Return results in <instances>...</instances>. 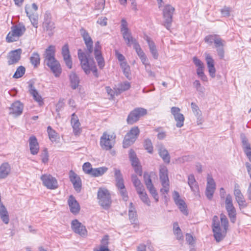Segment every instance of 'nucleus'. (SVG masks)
Here are the masks:
<instances>
[{
    "label": "nucleus",
    "instance_id": "f03ea898",
    "mask_svg": "<svg viewBox=\"0 0 251 251\" xmlns=\"http://www.w3.org/2000/svg\"><path fill=\"white\" fill-rule=\"evenodd\" d=\"M91 54L88 52L86 53L82 52L80 49L78 50V57L80 62L81 68L87 75L91 73V70L94 68L95 65L94 59L90 57Z\"/></svg>",
    "mask_w": 251,
    "mask_h": 251
},
{
    "label": "nucleus",
    "instance_id": "473e14b6",
    "mask_svg": "<svg viewBox=\"0 0 251 251\" xmlns=\"http://www.w3.org/2000/svg\"><path fill=\"white\" fill-rule=\"evenodd\" d=\"M29 91L30 94L33 96L34 100L39 102L40 105L43 103L41 96L38 94L37 91L32 83L29 85Z\"/></svg>",
    "mask_w": 251,
    "mask_h": 251
},
{
    "label": "nucleus",
    "instance_id": "c03bdc74",
    "mask_svg": "<svg viewBox=\"0 0 251 251\" xmlns=\"http://www.w3.org/2000/svg\"><path fill=\"white\" fill-rule=\"evenodd\" d=\"M176 204L178 207L179 210L185 215L188 214V212L186 209V203L181 199L175 202Z\"/></svg>",
    "mask_w": 251,
    "mask_h": 251
},
{
    "label": "nucleus",
    "instance_id": "13d9d810",
    "mask_svg": "<svg viewBox=\"0 0 251 251\" xmlns=\"http://www.w3.org/2000/svg\"><path fill=\"white\" fill-rule=\"evenodd\" d=\"M133 48L136 50V52L139 58L145 55V53L142 50L138 43H136L135 45L133 46Z\"/></svg>",
    "mask_w": 251,
    "mask_h": 251
},
{
    "label": "nucleus",
    "instance_id": "69168bd1",
    "mask_svg": "<svg viewBox=\"0 0 251 251\" xmlns=\"http://www.w3.org/2000/svg\"><path fill=\"white\" fill-rule=\"evenodd\" d=\"M155 131L158 132L157 138L159 140H163L166 137V133L164 131L161 129V128H157Z\"/></svg>",
    "mask_w": 251,
    "mask_h": 251
},
{
    "label": "nucleus",
    "instance_id": "4c0bfd02",
    "mask_svg": "<svg viewBox=\"0 0 251 251\" xmlns=\"http://www.w3.org/2000/svg\"><path fill=\"white\" fill-rule=\"evenodd\" d=\"M25 12L26 13L27 16L30 19V21L32 25L35 27L37 28L38 27V16L36 14H31L28 10L27 7L25 6Z\"/></svg>",
    "mask_w": 251,
    "mask_h": 251
},
{
    "label": "nucleus",
    "instance_id": "338daca9",
    "mask_svg": "<svg viewBox=\"0 0 251 251\" xmlns=\"http://www.w3.org/2000/svg\"><path fill=\"white\" fill-rule=\"evenodd\" d=\"M217 36V35L207 36L205 37L204 41L206 43L212 44L213 42H214Z\"/></svg>",
    "mask_w": 251,
    "mask_h": 251
},
{
    "label": "nucleus",
    "instance_id": "bb28decb",
    "mask_svg": "<svg viewBox=\"0 0 251 251\" xmlns=\"http://www.w3.org/2000/svg\"><path fill=\"white\" fill-rule=\"evenodd\" d=\"M71 124L73 128V132L74 134L75 135L79 134L81 132V129L80 127V123L78 117L76 115L75 113L72 114L71 116Z\"/></svg>",
    "mask_w": 251,
    "mask_h": 251
},
{
    "label": "nucleus",
    "instance_id": "0eeeda50",
    "mask_svg": "<svg viewBox=\"0 0 251 251\" xmlns=\"http://www.w3.org/2000/svg\"><path fill=\"white\" fill-rule=\"evenodd\" d=\"M140 133V130L137 126L132 127L126 135L123 141V147L127 148L132 145Z\"/></svg>",
    "mask_w": 251,
    "mask_h": 251
},
{
    "label": "nucleus",
    "instance_id": "20e7f679",
    "mask_svg": "<svg viewBox=\"0 0 251 251\" xmlns=\"http://www.w3.org/2000/svg\"><path fill=\"white\" fill-rule=\"evenodd\" d=\"M42 28L43 31L46 32L49 36L51 37L53 35L55 28V23L52 20L50 12L48 11L44 15Z\"/></svg>",
    "mask_w": 251,
    "mask_h": 251
},
{
    "label": "nucleus",
    "instance_id": "5fc2aeb1",
    "mask_svg": "<svg viewBox=\"0 0 251 251\" xmlns=\"http://www.w3.org/2000/svg\"><path fill=\"white\" fill-rule=\"evenodd\" d=\"M144 146L145 149L147 150L149 153H151L152 152L153 147L151 140L149 139H146L144 141Z\"/></svg>",
    "mask_w": 251,
    "mask_h": 251
},
{
    "label": "nucleus",
    "instance_id": "6e6d98bb",
    "mask_svg": "<svg viewBox=\"0 0 251 251\" xmlns=\"http://www.w3.org/2000/svg\"><path fill=\"white\" fill-rule=\"evenodd\" d=\"M83 171L87 174L91 175L92 172L93 168L92 167V165L89 162H86L84 163L82 166Z\"/></svg>",
    "mask_w": 251,
    "mask_h": 251
},
{
    "label": "nucleus",
    "instance_id": "2f4dec72",
    "mask_svg": "<svg viewBox=\"0 0 251 251\" xmlns=\"http://www.w3.org/2000/svg\"><path fill=\"white\" fill-rule=\"evenodd\" d=\"M188 184L192 192L196 194L199 191V186L193 175H190L188 177Z\"/></svg>",
    "mask_w": 251,
    "mask_h": 251
},
{
    "label": "nucleus",
    "instance_id": "3c124183",
    "mask_svg": "<svg viewBox=\"0 0 251 251\" xmlns=\"http://www.w3.org/2000/svg\"><path fill=\"white\" fill-rule=\"evenodd\" d=\"M47 131L50 139L51 141H55L57 138V133L56 131L52 129L50 126L48 127Z\"/></svg>",
    "mask_w": 251,
    "mask_h": 251
},
{
    "label": "nucleus",
    "instance_id": "bf43d9fd",
    "mask_svg": "<svg viewBox=\"0 0 251 251\" xmlns=\"http://www.w3.org/2000/svg\"><path fill=\"white\" fill-rule=\"evenodd\" d=\"M191 106L193 112L196 116L200 115L201 114V111L200 110L199 107L195 103L192 102Z\"/></svg>",
    "mask_w": 251,
    "mask_h": 251
},
{
    "label": "nucleus",
    "instance_id": "052dcab7",
    "mask_svg": "<svg viewBox=\"0 0 251 251\" xmlns=\"http://www.w3.org/2000/svg\"><path fill=\"white\" fill-rule=\"evenodd\" d=\"M214 43L216 48L218 49L219 48L223 47L225 43V42L221 38H220L218 36H217L214 41Z\"/></svg>",
    "mask_w": 251,
    "mask_h": 251
},
{
    "label": "nucleus",
    "instance_id": "f8f14e48",
    "mask_svg": "<svg viewBox=\"0 0 251 251\" xmlns=\"http://www.w3.org/2000/svg\"><path fill=\"white\" fill-rule=\"evenodd\" d=\"M147 114V110L143 108L139 107L134 109L128 115L127 118V122L128 124L132 125L139 119L141 116Z\"/></svg>",
    "mask_w": 251,
    "mask_h": 251
},
{
    "label": "nucleus",
    "instance_id": "8fccbe9b",
    "mask_svg": "<svg viewBox=\"0 0 251 251\" xmlns=\"http://www.w3.org/2000/svg\"><path fill=\"white\" fill-rule=\"evenodd\" d=\"M220 220L221 222V225L224 227L225 232H226L228 227V219L225 214H221L220 215Z\"/></svg>",
    "mask_w": 251,
    "mask_h": 251
},
{
    "label": "nucleus",
    "instance_id": "b1692460",
    "mask_svg": "<svg viewBox=\"0 0 251 251\" xmlns=\"http://www.w3.org/2000/svg\"><path fill=\"white\" fill-rule=\"evenodd\" d=\"M204 55L205 56V59L208 69L209 75L211 77L214 78L215 76L216 72V70L214 67V60L211 55L208 53H205Z\"/></svg>",
    "mask_w": 251,
    "mask_h": 251
},
{
    "label": "nucleus",
    "instance_id": "58836bf2",
    "mask_svg": "<svg viewBox=\"0 0 251 251\" xmlns=\"http://www.w3.org/2000/svg\"><path fill=\"white\" fill-rule=\"evenodd\" d=\"M70 80L71 87L73 89H75L78 86L79 79L78 76L74 72H72L70 75Z\"/></svg>",
    "mask_w": 251,
    "mask_h": 251
},
{
    "label": "nucleus",
    "instance_id": "f704fd0d",
    "mask_svg": "<svg viewBox=\"0 0 251 251\" xmlns=\"http://www.w3.org/2000/svg\"><path fill=\"white\" fill-rule=\"evenodd\" d=\"M146 41L148 42L150 50L152 57L154 59H157L158 57V53L154 42L148 37H147Z\"/></svg>",
    "mask_w": 251,
    "mask_h": 251
},
{
    "label": "nucleus",
    "instance_id": "aec40b11",
    "mask_svg": "<svg viewBox=\"0 0 251 251\" xmlns=\"http://www.w3.org/2000/svg\"><path fill=\"white\" fill-rule=\"evenodd\" d=\"M69 178L73 184L75 190L80 192L81 188V180L80 177L72 170L70 171Z\"/></svg>",
    "mask_w": 251,
    "mask_h": 251
},
{
    "label": "nucleus",
    "instance_id": "7c9ffc66",
    "mask_svg": "<svg viewBox=\"0 0 251 251\" xmlns=\"http://www.w3.org/2000/svg\"><path fill=\"white\" fill-rule=\"evenodd\" d=\"M122 33L125 42L128 46L130 47L132 45L134 46L138 43L137 40L133 38L129 30H126Z\"/></svg>",
    "mask_w": 251,
    "mask_h": 251
},
{
    "label": "nucleus",
    "instance_id": "0e129e2a",
    "mask_svg": "<svg viewBox=\"0 0 251 251\" xmlns=\"http://www.w3.org/2000/svg\"><path fill=\"white\" fill-rule=\"evenodd\" d=\"M231 8L229 7L225 6L221 10V12L223 17H228L230 16Z\"/></svg>",
    "mask_w": 251,
    "mask_h": 251
},
{
    "label": "nucleus",
    "instance_id": "9d476101",
    "mask_svg": "<svg viewBox=\"0 0 251 251\" xmlns=\"http://www.w3.org/2000/svg\"><path fill=\"white\" fill-rule=\"evenodd\" d=\"M175 10V8L170 4L165 5L163 9V25L167 29H169L171 27Z\"/></svg>",
    "mask_w": 251,
    "mask_h": 251
},
{
    "label": "nucleus",
    "instance_id": "603ef678",
    "mask_svg": "<svg viewBox=\"0 0 251 251\" xmlns=\"http://www.w3.org/2000/svg\"><path fill=\"white\" fill-rule=\"evenodd\" d=\"M118 189H119L120 191V193L121 195V196L123 198V199L125 201H126L128 199V196H127V191L126 189L125 185L124 184L123 186H117Z\"/></svg>",
    "mask_w": 251,
    "mask_h": 251
},
{
    "label": "nucleus",
    "instance_id": "72a5a7b5",
    "mask_svg": "<svg viewBox=\"0 0 251 251\" xmlns=\"http://www.w3.org/2000/svg\"><path fill=\"white\" fill-rule=\"evenodd\" d=\"M11 168L8 163H4L0 166V179L6 178L10 172Z\"/></svg>",
    "mask_w": 251,
    "mask_h": 251
},
{
    "label": "nucleus",
    "instance_id": "5701e85b",
    "mask_svg": "<svg viewBox=\"0 0 251 251\" xmlns=\"http://www.w3.org/2000/svg\"><path fill=\"white\" fill-rule=\"evenodd\" d=\"M234 195L235 196L236 201L240 208L241 207H246L247 206V204L246 202L244 196L239 189V186L237 184L235 185Z\"/></svg>",
    "mask_w": 251,
    "mask_h": 251
},
{
    "label": "nucleus",
    "instance_id": "6e6552de",
    "mask_svg": "<svg viewBox=\"0 0 251 251\" xmlns=\"http://www.w3.org/2000/svg\"><path fill=\"white\" fill-rule=\"evenodd\" d=\"M115 135L104 132L100 139V145L102 149L105 150H111L115 144Z\"/></svg>",
    "mask_w": 251,
    "mask_h": 251
},
{
    "label": "nucleus",
    "instance_id": "dca6fc26",
    "mask_svg": "<svg viewBox=\"0 0 251 251\" xmlns=\"http://www.w3.org/2000/svg\"><path fill=\"white\" fill-rule=\"evenodd\" d=\"M180 109L177 107H172L171 112L174 116V119L176 122V126L177 127H181L184 125V116L180 113Z\"/></svg>",
    "mask_w": 251,
    "mask_h": 251
},
{
    "label": "nucleus",
    "instance_id": "09e8293b",
    "mask_svg": "<svg viewBox=\"0 0 251 251\" xmlns=\"http://www.w3.org/2000/svg\"><path fill=\"white\" fill-rule=\"evenodd\" d=\"M25 72V68L23 66H19L16 70L13 77L15 78H19L23 76Z\"/></svg>",
    "mask_w": 251,
    "mask_h": 251
},
{
    "label": "nucleus",
    "instance_id": "c9c22d12",
    "mask_svg": "<svg viewBox=\"0 0 251 251\" xmlns=\"http://www.w3.org/2000/svg\"><path fill=\"white\" fill-rule=\"evenodd\" d=\"M114 172L116 186H123L124 184V179L120 170L117 168H114Z\"/></svg>",
    "mask_w": 251,
    "mask_h": 251
},
{
    "label": "nucleus",
    "instance_id": "e2e57ef3",
    "mask_svg": "<svg viewBox=\"0 0 251 251\" xmlns=\"http://www.w3.org/2000/svg\"><path fill=\"white\" fill-rule=\"evenodd\" d=\"M105 0H96V8L98 10H102L104 8Z\"/></svg>",
    "mask_w": 251,
    "mask_h": 251
},
{
    "label": "nucleus",
    "instance_id": "1a4fd4ad",
    "mask_svg": "<svg viewBox=\"0 0 251 251\" xmlns=\"http://www.w3.org/2000/svg\"><path fill=\"white\" fill-rule=\"evenodd\" d=\"M212 230L214 233V236L216 241L218 242L222 241L225 237L226 232L225 230L222 231L220 226V223L218 216H214L212 219Z\"/></svg>",
    "mask_w": 251,
    "mask_h": 251
},
{
    "label": "nucleus",
    "instance_id": "49530a36",
    "mask_svg": "<svg viewBox=\"0 0 251 251\" xmlns=\"http://www.w3.org/2000/svg\"><path fill=\"white\" fill-rule=\"evenodd\" d=\"M120 66L126 77L129 78L130 76V69L129 66L126 62H121Z\"/></svg>",
    "mask_w": 251,
    "mask_h": 251
},
{
    "label": "nucleus",
    "instance_id": "774afa93",
    "mask_svg": "<svg viewBox=\"0 0 251 251\" xmlns=\"http://www.w3.org/2000/svg\"><path fill=\"white\" fill-rule=\"evenodd\" d=\"M186 241L189 245H193L195 244V240L193 237L189 233L186 234Z\"/></svg>",
    "mask_w": 251,
    "mask_h": 251
},
{
    "label": "nucleus",
    "instance_id": "f3484780",
    "mask_svg": "<svg viewBox=\"0 0 251 251\" xmlns=\"http://www.w3.org/2000/svg\"><path fill=\"white\" fill-rule=\"evenodd\" d=\"M216 189L215 181L211 176L208 175L207 177V185L205 195L207 199L211 200Z\"/></svg>",
    "mask_w": 251,
    "mask_h": 251
},
{
    "label": "nucleus",
    "instance_id": "6ab92c4d",
    "mask_svg": "<svg viewBox=\"0 0 251 251\" xmlns=\"http://www.w3.org/2000/svg\"><path fill=\"white\" fill-rule=\"evenodd\" d=\"M71 226L73 230L76 233L81 236H86L87 234V230L85 226L81 223L79 222L77 220L72 221L71 223Z\"/></svg>",
    "mask_w": 251,
    "mask_h": 251
},
{
    "label": "nucleus",
    "instance_id": "e433bc0d",
    "mask_svg": "<svg viewBox=\"0 0 251 251\" xmlns=\"http://www.w3.org/2000/svg\"><path fill=\"white\" fill-rule=\"evenodd\" d=\"M0 217L4 223L8 224L9 221L8 214L6 208L1 203H0Z\"/></svg>",
    "mask_w": 251,
    "mask_h": 251
},
{
    "label": "nucleus",
    "instance_id": "a878e982",
    "mask_svg": "<svg viewBox=\"0 0 251 251\" xmlns=\"http://www.w3.org/2000/svg\"><path fill=\"white\" fill-rule=\"evenodd\" d=\"M68 203L70 211L74 214H78L80 211V205L75 198L71 195L68 200Z\"/></svg>",
    "mask_w": 251,
    "mask_h": 251
},
{
    "label": "nucleus",
    "instance_id": "393cba45",
    "mask_svg": "<svg viewBox=\"0 0 251 251\" xmlns=\"http://www.w3.org/2000/svg\"><path fill=\"white\" fill-rule=\"evenodd\" d=\"M101 47L100 43L99 41H97L95 45L94 54L95 55V58L98 62V66L100 69H102L104 66V63L103 58L102 57L101 53Z\"/></svg>",
    "mask_w": 251,
    "mask_h": 251
},
{
    "label": "nucleus",
    "instance_id": "4468645a",
    "mask_svg": "<svg viewBox=\"0 0 251 251\" xmlns=\"http://www.w3.org/2000/svg\"><path fill=\"white\" fill-rule=\"evenodd\" d=\"M144 178L147 188L149 191L150 194L151 195L153 198L154 199L155 201L157 202L159 200L158 195L152 183L151 179L150 176L148 174H144Z\"/></svg>",
    "mask_w": 251,
    "mask_h": 251
},
{
    "label": "nucleus",
    "instance_id": "9b49d317",
    "mask_svg": "<svg viewBox=\"0 0 251 251\" xmlns=\"http://www.w3.org/2000/svg\"><path fill=\"white\" fill-rule=\"evenodd\" d=\"M226 209L228 213L230 221L234 223L236 219V209L232 203V197L230 194L226 196L225 200Z\"/></svg>",
    "mask_w": 251,
    "mask_h": 251
},
{
    "label": "nucleus",
    "instance_id": "c85d7f7f",
    "mask_svg": "<svg viewBox=\"0 0 251 251\" xmlns=\"http://www.w3.org/2000/svg\"><path fill=\"white\" fill-rule=\"evenodd\" d=\"M157 150L159 156L162 158L164 162L169 163L170 162V156L165 147L162 144H159L157 146Z\"/></svg>",
    "mask_w": 251,
    "mask_h": 251
},
{
    "label": "nucleus",
    "instance_id": "cd10ccee",
    "mask_svg": "<svg viewBox=\"0 0 251 251\" xmlns=\"http://www.w3.org/2000/svg\"><path fill=\"white\" fill-rule=\"evenodd\" d=\"M62 55L66 65L68 68L71 69L72 68V61L68 45L66 44L63 46L62 49Z\"/></svg>",
    "mask_w": 251,
    "mask_h": 251
},
{
    "label": "nucleus",
    "instance_id": "ea45409f",
    "mask_svg": "<svg viewBox=\"0 0 251 251\" xmlns=\"http://www.w3.org/2000/svg\"><path fill=\"white\" fill-rule=\"evenodd\" d=\"M131 180L137 192L140 190H143V189L145 188L136 175H133L132 176Z\"/></svg>",
    "mask_w": 251,
    "mask_h": 251
},
{
    "label": "nucleus",
    "instance_id": "79ce46f5",
    "mask_svg": "<svg viewBox=\"0 0 251 251\" xmlns=\"http://www.w3.org/2000/svg\"><path fill=\"white\" fill-rule=\"evenodd\" d=\"M139 195L140 200L145 204L150 206L151 204L150 201L148 198V196L146 192L145 189H143V190H140L137 192Z\"/></svg>",
    "mask_w": 251,
    "mask_h": 251
},
{
    "label": "nucleus",
    "instance_id": "a19ab883",
    "mask_svg": "<svg viewBox=\"0 0 251 251\" xmlns=\"http://www.w3.org/2000/svg\"><path fill=\"white\" fill-rule=\"evenodd\" d=\"M107 170L108 168L106 167L93 168L91 175L94 177H98L103 175Z\"/></svg>",
    "mask_w": 251,
    "mask_h": 251
},
{
    "label": "nucleus",
    "instance_id": "4be33fe9",
    "mask_svg": "<svg viewBox=\"0 0 251 251\" xmlns=\"http://www.w3.org/2000/svg\"><path fill=\"white\" fill-rule=\"evenodd\" d=\"M24 105L20 101H16L9 107V114L17 117L23 113Z\"/></svg>",
    "mask_w": 251,
    "mask_h": 251
},
{
    "label": "nucleus",
    "instance_id": "4d7b16f0",
    "mask_svg": "<svg viewBox=\"0 0 251 251\" xmlns=\"http://www.w3.org/2000/svg\"><path fill=\"white\" fill-rule=\"evenodd\" d=\"M193 159V156L192 155H185L178 158L176 161L179 163H184L186 162L191 161Z\"/></svg>",
    "mask_w": 251,
    "mask_h": 251
},
{
    "label": "nucleus",
    "instance_id": "39448f33",
    "mask_svg": "<svg viewBox=\"0 0 251 251\" xmlns=\"http://www.w3.org/2000/svg\"><path fill=\"white\" fill-rule=\"evenodd\" d=\"M98 199L99 204L104 208H108L111 203L110 194L107 189L104 188H99L98 192Z\"/></svg>",
    "mask_w": 251,
    "mask_h": 251
},
{
    "label": "nucleus",
    "instance_id": "a18cd8bd",
    "mask_svg": "<svg viewBox=\"0 0 251 251\" xmlns=\"http://www.w3.org/2000/svg\"><path fill=\"white\" fill-rule=\"evenodd\" d=\"M30 61L34 67H37L40 64V55L38 53L33 52L30 57Z\"/></svg>",
    "mask_w": 251,
    "mask_h": 251
},
{
    "label": "nucleus",
    "instance_id": "a211bd4d",
    "mask_svg": "<svg viewBox=\"0 0 251 251\" xmlns=\"http://www.w3.org/2000/svg\"><path fill=\"white\" fill-rule=\"evenodd\" d=\"M22 50L18 49L11 51L8 55L7 63L8 65H11L17 63L21 59Z\"/></svg>",
    "mask_w": 251,
    "mask_h": 251
},
{
    "label": "nucleus",
    "instance_id": "423d86ee",
    "mask_svg": "<svg viewBox=\"0 0 251 251\" xmlns=\"http://www.w3.org/2000/svg\"><path fill=\"white\" fill-rule=\"evenodd\" d=\"M25 31L24 26L15 25L11 27V31L7 34L6 40L8 43H11L18 40Z\"/></svg>",
    "mask_w": 251,
    "mask_h": 251
},
{
    "label": "nucleus",
    "instance_id": "7ed1b4c3",
    "mask_svg": "<svg viewBox=\"0 0 251 251\" xmlns=\"http://www.w3.org/2000/svg\"><path fill=\"white\" fill-rule=\"evenodd\" d=\"M159 179L162 186L160 189L162 194H167L170 190V183L168 177V171L164 165H161L159 168Z\"/></svg>",
    "mask_w": 251,
    "mask_h": 251
},
{
    "label": "nucleus",
    "instance_id": "680f3d73",
    "mask_svg": "<svg viewBox=\"0 0 251 251\" xmlns=\"http://www.w3.org/2000/svg\"><path fill=\"white\" fill-rule=\"evenodd\" d=\"M40 156L43 163H46L48 162L49 160V155L47 149H45L43 150Z\"/></svg>",
    "mask_w": 251,
    "mask_h": 251
},
{
    "label": "nucleus",
    "instance_id": "2eb2a0df",
    "mask_svg": "<svg viewBox=\"0 0 251 251\" xmlns=\"http://www.w3.org/2000/svg\"><path fill=\"white\" fill-rule=\"evenodd\" d=\"M80 33L87 48V52L92 53L93 51V42L88 32L83 28L80 29Z\"/></svg>",
    "mask_w": 251,
    "mask_h": 251
},
{
    "label": "nucleus",
    "instance_id": "412c9836",
    "mask_svg": "<svg viewBox=\"0 0 251 251\" xmlns=\"http://www.w3.org/2000/svg\"><path fill=\"white\" fill-rule=\"evenodd\" d=\"M129 157L135 172L139 176H141L142 173L141 166L139 165L138 159L136 157L135 152L132 150L129 151Z\"/></svg>",
    "mask_w": 251,
    "mask_h": 251
},
{
    "label": "nucleus",
    "instance_id": "ddd939ff",
    "mask_svg": "<svg viewBox=\"0 0 251 251\" xmlns=\"http://www.w3.org/2000/svg\"><path fill=\"white\" fill-rule=\"evenodd\" d=\"M43 184L48 189L53 190L58 187V182L56 179L50 174H44L40 177Z\"/></svg>",
    "mask_w": 251,
    "mask_h": 251
},
{
    "label": "nucleus",
    "instance_id": "37998d69",
    "mask_svg": "<svg viewBox=\"0 0 251 251\" xmlns=\"http://www.w3.org/2000/svg\"><path fill=\"white\" fill-rule=\"evenodd\" d=\"M128 215L130 222L132 223H134L137 218V213L132 202L130 203L128 210Z\"/></svg>",
    "mask_w": 251,
    "mask_h": 251
},
{
    "label": "nucleus",
    "instance_id": "de8ad7c7",
    "mask_svg": "<svg viewBox=\"0 0 251 251\" xmlns=\"http://www.w3.org/2000/svg\"><path fill=\"white\" fill-rule=\"evenodd\" d=\"M174 233L177 240H180L183 239L181 230L177 223L174 224Z\"/></svg>",
    "mask_w": 251,
    "mask_h": 251
},
{
    "label": "nucleus",
    "instance_id": "f257e3e1",
    "mask_svg": "<svg viewBox=\"0 0 251 251\" xmlns=\"http://www.w3.org/2000/svg\"><path fill=\"white\" fill-rule=\"evenodd\" d=\"M43 58L44 63L50 68L55 76H59L61 73V68L59 62L55 58V47L50 45L46 49Z\"/></svg>",
    "mask_w": 251,
    "mask_h": 251
},
{
    "label": "nucleus",
    "instance_id": "c756f323",
    "mask_svg": "<svg viewBox=\"0 0 251 251\" xmlns=\"http://www.w3.org/2000/svg\"><path fill=\"white\" fill-rule=\"evenodd\" d=\"M28 142L31 153L33 155L37 154L39 151V145L36 137L31 136L30 137Z\"/></svg>",
    "mask_w": 251,
    "mask_h": 251
},
{
    "label": "nucleus",
    "instance_id": "864d4df0",
    "mask_svg": "<svg viewBox=\"0 0 251 251\" xmlns=\"http://www.w3.org/2000/svg\"><path fill=\"white\" fill-rule=\"evenodd\" d=\"M130 87V83L127 81H126L119 85L118 90L120 92H124L129 89Z\"/></svg>",
    "mask_w": 251,
    "mask_h": 251
}]
</instances>
